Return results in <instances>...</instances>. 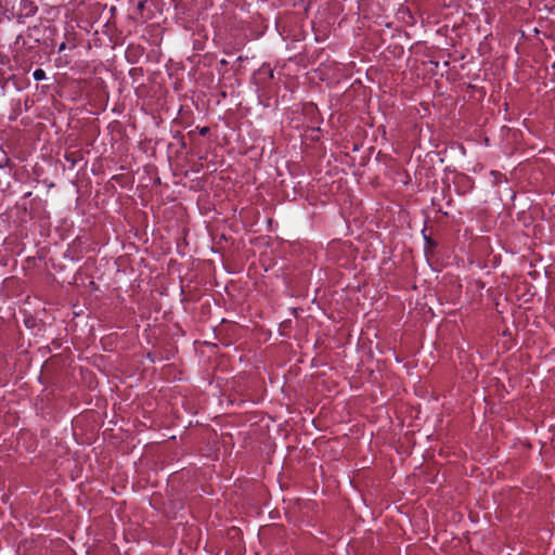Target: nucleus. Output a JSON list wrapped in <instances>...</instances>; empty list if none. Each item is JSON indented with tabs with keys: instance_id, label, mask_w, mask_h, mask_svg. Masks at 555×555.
I'll list each match as a JSON object with an SVG mask.
<instances>
[{
	"instance_id": "1",
	"label": "nucleus",
	"mask_w": 555,
	"mask_h": 555,
	"mask_svg": "<svg viewBox=\"0 0 555 555\" xmlns=\"http://www.w3.org/2000/svg\"><path fill=\"white\" fill-rule=\"evenodd\" d=\"M33 77L36 81H41L46 78V73L43 69L38 68L34 72Z\"/></svg>"
}]
</instances>
